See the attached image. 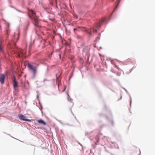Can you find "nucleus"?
<instances>
[{"mask_svg": "<svg viewBox=\"0 0 155 155\" xmlns=\"http://www.w3.org/2000/svg\"><path fill=\"white\" fill-rule=\"evenodd\" d=\"M27 10L28 12V17L33 20V23L35 26L39 28V25L38 23V21L36 16L35 12L32 10L28 8L27 9Z\"/></svg>", "mask_w": 155, "mask_h": 155, "instance_id": "f257e3e1", "label": "nucleus"}, {"mask_svg": "<svg viewBox=\"0 0 155 155\" xmlns=\"http://www.w3.org/2000/svg\"><path fill=\"white\" fill-rule=\"evenodd\" d=\"M130 98V106L131 107V104L132 103V98L130 95L129 94Z\"/></svg>", "mask_w": 155, "mask_h": 155, "instance_id": "f8f14e48", "label": "nucleus"}, {"mask_svg": "<svg viewBox=\"0 0 155 155\" xmlns=\"http://www.w3.org/2000/svg\"><path fill=\"white\" fill-rule=\"evenodd\" d=\"M114 144H116V145H117V143H114Z\"/></svg>", "mask_w": 155, "mask_h": 155, "instance_id": "7c9ffc66", "label": "nucleus"}, {"mask_svg": "<svg viewBox=\"0 0 155 155\" xmlns=\"http://www.w3.org/2000/svg\"><path fill=\"white\" fill-rule=\"evenodd\" d=\"M120 0H117V3H118V4H119V3H120Z\"/></svg>", "mask_w": 155, "mask_h": 155, "instance_id": "4be33fe9", "label": "nucleus"}, {"mask_svg": "<svg viewBox=\"0 0 155 155\" xmlns=\"http://www.w3.org/2000/svg\"><path fill=\"white\" fill-rule=\"evenodd\" d=\"M38 122L40 124H42L45 125H46L45 122L41 119L38 120Z\"/></svg>", "mask_w": 155, "mask_h": 155, "instance_id": "6e6552de", "label": "nucleus"}, {"mask_svg": "<svg viewBox=\"0 0 155 155\" xmlns=\"http://www.w3.org/2000/svg\"><path fill=\"white\" fill-rule=\"evenodd\" d=\"M15 9L17 11L19 12H21V13H24V12H23V11H21V10H19L16 8H15Z\"/></svg>", "mask_w": 155, "mask_h": 155, "instance_id": "4468645a", "label": "nucleus"}, {"mask_svg": "<svg viewBox=\"0 0 155 155\" xmlns=\"http://www.w3.org/2000/svg\"><path fill=\"white\" fill-rule=\"evenodd\" d=\"M5 76L4 74H2L0 75V82L1 84L4 83Z\"/></svg>", "mask_w": 155, "mask_h": 155, "instance_id": "0eeeda50", "label": "nucleus"}, {"mask_svg": "<svg viewBox=\"0 0 155 155\" xmlns=\"http://www.w3.org/2000/svg\"><path fill=\"white\" fill-rule=\"evenodd\" d=\"M22 55V56H24L25 55V53L23 52L22 51H20V54L19 53V56L20 57V55Z\"/></svg>", "mask_w": 155, "mask_h": 155, "instance_id": "9d476101", "label": "nucleus"}, {"mask_svg": "<svg viewBox=\"0 0 155 155\" xmlns=\"http://www.w3.org/2000/svg\"><path fill=\"white\" fill-rule=\"evenodd\" d=\"M61 54H59V57H60V59H61Z\"/></svg>", "mask_w": 155, "mask_h": 155, "instance_id": "393cba45", "label": "nucleus"}, {"mask_svg": "<svg viewBox=\"0 0 155 155\" xmlns=\"http://www.w3.org/2000/svg\"><path fill=\"white\" fill-rule=\"evenodd\" d=\"M68 101H70V102H72V99H70H70H69V98H68Z\"/></svg>", "mask_w": 155, "mask_h": 155, "instance_id": "aec40b11", "label": "nucleus"}, {"mask_svg": "<svg viewBox=\"0 0 155 155\" xmlns=\"http://www.w3.org/2000/svg\"><path fill=\"white\" fill-rule=\"evenodd\" d=\"M112 14L113 12L110 15L109 17H104L101 19L97 20L95 24L94 27L96 28L99 29L100 28L102 23H108L110 20V18L112 16Z\"/></svg>", "mask_w": 155, "mask_h": 155, "instance_id": "f03ea898", "label": "nucleus"}, {"mask_svg": "<svg viewBox=\"0 0 155 155\" xmlns=\"http://www.w3.org/2000/svg\"><path fill=\"white\" fill-rule=\"evenodd\" d=\"M57 120L59 122H60V123H61V121L60 120Z\"/></svg>", "mask_w": 155, "mask_h": 155, "instance_id": "c85d7f7f", "label": "nucleus"}, {"mask_svg": "<svg viewBox=\"0 0 155 155\" xmlns=\"http://www.w3.org/2000/svg\"><path fill=\"white\" fill-rule=\"evenodd\" d=\"M124 90L126 91L127 92V93L128 94H129V93L128 92V91L126 90V89L125 88H123Z\"/></svg>", "mask_w": 155, "mask_h": 155, "instance_id": "6ab92c4d", "label": "nucleus"}, {"mask_svg": "<svg viewBox=\"0 0 155 155\" xmlns=\"http://www.w3.org/2000/svg\"><path fill=\"white\" fill-rule=\"evenodd\" d=\"M13 85L14 89L15 90H16L17 87L18 86V84L16 80V78L15 76H14L13 80Z\"/></svg>", "mask_w": 155, "mask_h": 155, "instance_id": "39448f33", "label": "nucleus"}, {"mask_svg": "<svg viewBox=\"0 0 155 155\" xmlns=\"http://www.w3.org/2000/svg\"><path fill=\"white\" fill-rule=\"evenodd\" d=\"M133 67L131 69H130V72H129V73H130V72H131V71H132V69H133Z\"/></svg>", "mask_w": 155, "mask_h": 155, "instance_id": "b1692460", "label": "nucleus"}, {"mask_svg": "<svg viewBox=\"0 0 155 155\" xmlns=\"http://www.w3.org/2000/svg\"><path fill=\"white\" fill-rule=\"evenodd\" d=\"M9 24L7 23L6 24V31H7V35H8V31H9Z\"/></svg>", "mask_w": 155, "mask_h": 155, "instance_id": "1a4fd4ad", "label": "nucleus"}, {"mask_svg": "<svg viewBox=\"0 0 155 155\" xmlns=\"http://www.w3.org/2000/svg\"><path fill=\"white\" fill-rule=\"evenodd\" d=\"M119 4H118V3H117L116 4V6H115V8H114V11H113V12H114V11L115 10V9L117 8V7L118 5H119Z\"/></svg>", "mask_w": 155, "mask_h": 155, "instance_id": "2eb2a0df", "label": "nucleus"}, {"mask_svg": "<svg viewBox=\"0 0 155 155\" xmlns=\"http://www.w3.org/2000/svg\"><path fill=\"white\" fill-rule=\"evenodd\" d=\"M122 98V96L120 98L121 99Z\"/></svg>", "mask_w": 155, "mask_h": 155, "instance_id": "473e14b6", "label": "nucleus"}, {"mask_svg": "<svg viewBox=\"0 0 155 155\" xmlns=\"http://www.w3.org/2000/svg\"><path fill=\"white\" fill-rule=\"evenodd\" d=\"M78 28L80 29L82 31H84L89 34V36H91L92 35V28L89 29H85L83 27H81L80 26H78L77 28H74L73 29L74 31L75 32V31L78 30Z\"/></svg>", "mask_w": 155, "mask_h": 155, "instance_id": "7ed1b4c3", "label": "nucleus"}, {"mask_svg": "<svg viewBox=\"0 0 155 155\" xmlns=\"http://www.w3.org/2000/svg\"><path fill=\"white\" fill-rule=\"evenodd\" d=\"M8 2H9V3H11V2L9 0H8Z\"/></svg>", "mask_w": 155, "mask_h": 155, "instance_id": "c756f323", "label": "nucleus"}, {"mask_svg": "<svg viewBox=\"0 0 155 155\" xmlns=\"http://www.w3.org/2000/svg\"><path fill=\"white\" fill-rule=\"evenodd\" d=\"M28 67L29 69L32 71L34 74H35L36 73V69L35 67H34L33 65L31 64H29L28 65Z\"/></svg>", "mask_w": 155, "mask_h": 155, "instance_id": "423d86ee", "label": "nucleus"}, {"mask_svg": "<svg viewBox=\"0 0 155 155\" xmlns=\"http://www.w3.org/2000/svg\"><path fill=\"white\" fill-rule=\"evenodd\" d=\"M96 140H97V143H95V144L97 145V143L99 142V138L98 137H97Z\"/></svg>", "mask_w": 155, "mask_h": 155, "instance_id": "ddd939ff", "label": "nucleus"}, {"mask_svg": "<svg viewBox=\"0 0 155 155\" xmlns=\"http://www.w3.org/2000/svg\"><path fill=\"white\" fill-rule=\"evenodd\" d=\"M74 69H73V70H72V72H71V73H72V75L70 77V78H69V80L71 79V77H72V76L73 75V72L74 71Z\"/></svg>", "mask_w": 155, "mask_h": 155, "instance_id": "f3484780", "label": "nucleus"}, {"mask_svg": "<svg viewBox=\"0 0 155 155\" xmlns=\"http://www.w3.org/2000/svg\"><path fill=\"white\" fill-rule=\"evenodd\" d=\"M100 34H99V36L97 38V39H100Z\"/></svg>", "mask_w": 155, "mask_h": 155, "instance_id": "412c9836", "label": "nucleus"}, {"mask_svg": "<svg viewBox=\"0 0 155 155\" xmlns=\"http://www.w3.org/2000/svg\"><path fill=\"white\" fill-rule=\"evenodd\" d=\"M18 35H19V27H18Z\"/></svg>", "mask_w": 155, "mask_h": 155, "instance_id": "a211bd4d", "label": "nucleus"}, {"mask_svg": "<svg viewBox=\"0 0 155 155\" xmlns=\"http://www.w3.org/2000/svg\"><path fill=\"white\" fill-rule=\"evenodd\" d=\"M38 97H39V95H38L37 96V98L38 99Z\"/></svg>", "mask_w": 155, "mask_h": 155, "instance_id": "bb28decb", "label": "nucleus"}, {"mask_svg": "<svg viewBox=\"0 0 155 155\" xmlns=\"http://www.w3.org/2000/svg\"><path fill=\"white\" fill-rule=\"evenodd\" d=\"M48 81V80L47 79H45L43 80V82H45V81Z\"/></svg>", "mask_w": 155, "mask_h": 155, "instance_id": "5701e85b", "label": "nucleus"}, {"mask_svg": "<svg viewBox=\"0 0 155 155\" xmlns=\"http://www.w3.org/2000/svg\"><path fill=\"white\" fill-rule=\"evenodd\" d=\"M93 32L94 33V32H97V30H95V29H94V28H93Z\"/></svg>", "mask_w": 155, "mask_h": 155, "instance_id": "dca6fc26", "label": "nucleus"}, {"mask_svg": "<svg viewBox=\"0 0 155 155\" xmlns=\"http://www.w3.org/2000/svg\"><path fill=\"white\" fill-rule=\"evenodd\" d=\"M68 96H69V95L68 94Z\"/></svg>", "mask_w": 155, "mask_h": 155, "instance_id": "2f4dec72", "label": "nucleus"}, {"mask_svg": "<svg viewBox=\"0 0 155 155\" xmlns=\"http://www.w3.org/2000/svg\"><path fill=\"white\" fill-rule=\"evenodd\" d=\"M9 6H10V7H12V8H15H15L13 6H11V5H9Z\"/></svg>", "mask_w": 155, "mask_h": 155, "instance_id": "a878e982", "label": "nucleus"}, {"mask_svg": "<svg viewBox=\"0 0 155 155\" xmlns=\"http://www.w3.org/2000/svg\"><path fill=\"white\" fill-rule=\"evenodd\" d=\"M77 142L81 146H82V145L80 143L78 142L77 141Z\"/></svg>", "mask_w": 155, "mask_h": 155, "instance_id": "cd10ccee", "label": "nucleus"}, {"mask_svg": "<svg viewBox=\"0 0 155 155\" xmlns=\"http://www.w3.org/2000/svg\"><path fill=\"white\" fill-rule=\"evenodd\" d=\"M18 116L19 118L22 120L28 122L31 121V120L26 118V117L23 115L19 114Z\"/></svg>", "mask_w": 155, "mask_h": 155, "instance_id": "20e7f679", "label": "nucleus"}, {"mask_svg": "<svg viewBox=\"0 0 155 155\" xmlns=\"http://www.w3.org/2000/svg\"><path fill=\"white\" fill-rule=\"evenodd\" d=\"M112 116H111V120H109V118H108V117H107V119L108 120H110V121L111 122V124H112V125H114V123H113V121L112 119Z\"/></svg>", "mask_w": 155, "mask_h": 155, "instance_id": "9b49d317", "label": "nucleus"}]
</instances>
